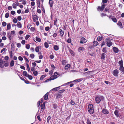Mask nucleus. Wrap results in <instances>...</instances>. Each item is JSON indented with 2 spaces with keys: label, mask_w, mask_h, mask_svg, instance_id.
Listing matches in <instances>:
<instances>
[{
  "label": "nucleus",
  "mask_w": 124,
  "mask_h": 124,
  "mask_svg": "<svg viewBox=\"0 0 124 124\" xmlns=\"http://www.w3.org/2000/svg\"><path fill=\"white\" fill-rule=\"evenodd\" d=\"M108 0H102L101 2V6H98L97 8V10L98 11H102L104 8L105 7L106 4V3H107Z\"/></svg>",
  "instance_id": "nucleus-1"
},
{
  "label": "nucleus",
  "mask_w": 124,
  "mask_h": 124,
  "mask_svg": "<svg viewBox=\"0 0 124 124\" xmlns=\"http://www.w3.org/2000/svg\"><path fill=\"white\" fill-rule=\"evenodd\" d=\"M88 110L89 112L91 114H93L94 112L93 106L92 104H90L88 105Z\"/></svg>",
  "instance_id": "nucleus-2"
},
{
  "label": "nucleus",
  "mask_w": 124,
  "mask_h": 124,
  "mask_svg": "<svg viewBox=\"0 0 124 124\" xmlns=\"http://www.w3.org/2000/svg\"><path fill=\"white\" fill-rule=\"evenodd\" d=\"M103 99V96L100 95H97L95 97V100L96 103L99 104Z\"/></svg>",
  "instance_id": "nucleus-3"
},
{
  "label": "nucleus",
  "mask_w": 124,
  "mask_h": 124,
  "mask_svg": "<svg viewBox=\"0 0 124 124\" xmlns=\"http://www.w3.org/2000/svg\"><path fill=\"white\" fill-rule=\"evenodd\" d=\"M58 75V73L55 72L54 73V75L51 76L49 78L51 79V80H54L57 78L59 76Z\"/></svg>",
  "instance_id": "nucleus-4"
},
{
  "label": "nucleus",
  "mask_w": 124,
  "mask_h": 124,
  "mask_svg": "<svg viewBox=\"0 0 124 124\" xmlns=\"http://www.w3.org/2000/svg\"><path fill=\"white\" fill-rule=\"evenodd\" d=\"M105 40L107 42V45L109 47H110L112 45V43L111 42L110 39L109 38L106 39Z\"/></svg>",
  "instance_id": "nucleus-5"
},
{
  "label": "nucleus",
  "mask_w": 124,
  "mask_h": 124,
  "mask_svg": "<svg viewBox=\"0 0 124 124\" xmlns=\"http://www.w3.org/2000/svg\"><path fill=\"white\" fill-rule=\"evenodd\" d=\"M118 73L119 70L117 69L114 70L113 71V75L116 77L118 76Z\"/></svg>",
  "instance_id": "nucleus-6"
},
{
  "label": "nucleus",
  "mask_w": 124,
  "mask_h": 124,
  "mask_svg": "<svg viewBox=\"0 0 124 124\" xmlns=\"http://www.w3.org/2000/svg\"><path fill=\"white\" fill-rule=\"evenodd\" d=\"M102 112L104 114L107 115L109 113V111L107 109L105 108H103L102 110Z\"/></svg>",
  "instance_id": "nucleus-7"
},
{
  "label": "nucleus",
  "mask_w": 124,
  "mask_h": 124,
  "mask_svg": "<svg viewBox=\"0 0 124 124\" xmlns=\"http://www.w3.org/2000/svg\"><path fill=\"white\" fill-rule=\"evenodd\" d=\"M87 40L84 37L82 38L80 41V43L81 44H83L84 43H85L87 41Z\"/></svg>",
  "instance_id": "nucleus-8"
},
{
  "label": "nucleus",
  "mask_w": 124,
  "mask_h": 124,
  "mask_svg": "<svg viewBox=\"0 0 124 124\" xmlns=\"http://www.w3.org/2000/svg\"><path fill=\"white\" fill-rule=\"evenodd\" d=\"M32 18L34 22H35L38 19V16L36 15L32 16Z\"/></svg>",
  "instance_id": "nucleus-9"
},
{
  "label": "nucleus",
  "mask_w": 124,
  "mask_h": 124,
  "mask_svg": "<svg viewBox=\"0 0 124 124\" xmlns=\"http://www.w3.org/2000/svg\"><path fill=\"white\" fill-rule=\"evenodd\" d=\"M59 32L61 37H63L64 33V31L60 29H59Z\"/></svg>",
  "instance_id": "nucleus-10"
},
{
  "label": "nucleus",
  "mask_w": 124,
  "mask_h": 124,
  "mask_svg": "<svg viewBox=\"0 0 124 124\" xmlns=\"http://www.w3.org/2000/svg\"><path fill=\"white\" fill-rule=\"evenodd\" d=\"M45 102L43 104H41L40 105L41 109H45Z\"/></svg>",
  "instance_id": "nucleus-11"
},
{
  "label": "nucleus",
  "mask_w": 124,
  "mask_h": 124,
  "mask_svg": "<svg viewBox=\"0 0 124 124\" xmlns=\"http://www.w3.org/2000/svg\"><path fill=\"white\" fill-rule=\"evenodd\" d=\"M83 80V78L73 80V82H78Z\"/></svg>",
  "instance_id": "nucleus-12"
},
{
  "label": "nucleus",
  "mask_w": 124,
  "mask_h": 124,
  "mask_svg": "<svg viewBox=\"0 0 124 124\" xmlns=\"http://www.w3.org/2000/svg\"><path fill=\"white\" fill-rule=\"evenodd\" d=\"M114 52L116 53H117L119 51V50L116 47H114L113 48Z\"/></svg>",
  "instance_id": "nucleus-13"
},
{
  "label": "nucleus",
  "mask_w": 124,
  "mask_h": 124,
  "mask_svg": "<svg viewBox=\"0 0 124 124\" xmlns=\"http://www.w3.org/2000/svg\"><path fill=\"white\" fill-rule=\"evenodd\" d=\"M69 51L71 54V55L74 56L75 55V54L74 52L70 49L69 48Z\"/></svg>",
  "instance_id": "nucleus-14"
},
{
  "label": "nucleus",
  "mask_w": 124,
  "mask_h": 124,
  "mask_svg": "<svg viewBox=\"0 0 124 124\" xmlns=\"http://www.w3.org/2000/svg\"><path fill=\"white\" fill-rule=\"evenodd\" d=\"M48 94H49L48 92H47L44 96L43 97L44 99L45 100H47L48 99Z\"/></svg>",
  "instance_id": "nucleus-15"
},
{
  "label": "nucleus",
  "mask_w": 124,
  "mask_h": 124,
  "mask_svg": "<svg viewBox=\"0 0 124 124\" xmlns=\"http://www.w3.org/2000/svg\"><path fill=\"white\" fill-rule=\"evenodd\" d=\"M49 3L50 7H52L53 5L54 2L52 0H49Z\"/></svg>",
  "instance_id": "nucleus-16"
},
{
  "label": "nucleus",
  "mask_w": 124,
  "mask_h": 124,
  "mask_svg": "<svg viewBox=\"0 0 124 124\" xmlns=\"http://www.w3.org/2000/svg\"><path fill=\"white\" fill-rule=\"evenodd\" d=\"M70 67V64H67L65 67V69L66 70H68Z\"/></svg>",
  "instance_id": "nucleus-17"
},
{
  "label": "nucleus",
  "mask_w": 124,
  "mask_h": 124,
  "mask_svg": "<svg viewBox=\"0 0 124 124\" xmlns=\"http://www.w3.org/2000/svg\"><path fill=\"white\" fill-rule=\"evenodd\" d=\"M114 113L115 115L117 117L119 116V114L118 113V111L117 110H116Z\"/></svg>",
  "instance_id": "nucleus-18"
},
{
  "label": "nucleus",
  "mask_w": 124,
  "mask_h": 124,
  "mask_svg": "<svg viewBox=\"0 0 124 124\" xmlns=\"http://www.w3.org/2000/svg\"><path fill=\"white\" fill-rule=\"evenodd\" d=\"M104 10L106 12H108V13H109L110 12V10L109 8L106 7L104 8Z\"/></svg>",
  "instance_id": "nucleus-19"
},
{
  "label": "nucleus",
  "mask_w": 124,
  "mask_h": 124,
  "mask_svg": "<svg viewBox=\"0 0 124 124\" xmlns=\"http://www.w3.org/2000/svg\"><path fill=\"white\" fill-rule=\"evenodd\" d=\"M117 24L121 28H123V26L121 22L120 21H118L117 23Z\"/></svg>",
  "instance_id": "nucleus-20"
},
{
  "label": "nucleus",
  "mask_w": 124,
  "mask_h": 124,
  "mask_svg": "<svg viewBox=\"0 0 124 124\" xmlns=\"http://www.w3.org/2000/svg\"><path fill=\"white\" fill-rule=\"evenodd\" d=\"M3 64V60L2 58L0 59V66L1 68H3L4 66L2 65Z\"/></svg>",
  "instance_id": "nucleus-21"
},
{
  "label": "nucleus",
  "mask_w": 124,
  "mask_h": 124,
  "mask_svg": "<svg viewBox=\"0 0 124 124\" xmlns=\"http://www.w3.org/2000/svg\"><path fill=\"white\" fill-rule=\"evenodd\" d=\"M3 63L5 67H7L8 66V62L4 61Z\"/></svg>",
  "instance_id": "nucleus-22"
},
{
  "label": "nucleus",
  "mask_w": 124,
  "mask_h": 124,
  "mask_svg": "<svg viewBox=\"0 0 124 124\" xmlns=\"http://www.w3.org/2000/svg\"><path fill=\"white\" fill-rule=\"evenodd\" d=\"M56 95V98L57 99H58L62 97V95L58 93H57Z\"/></svg>",
  "instance_id": "nucleus-23"
},
{
  "label": "nucleus",
  "mask_w": 124,
  "mask_h": 124,
  "mask_svg": "<svg viewBox=\"0 0 124 124\" xmlns=\"http://www.w3.org/2000/svg\"><path fill=\"white\" fill-rule=\"evenodd\" d=\"M53 48L54 49L55 51H57L59 49L58 46L57 45H54V46Z\"/></svg>",
  "instance_id": "nucleus-24"
},
{
  "label": "nucleus",
  "mask_w": 124,
  "mask_h": 124,
  "mask_svg": "<svg viewBox=\"0 0 124 124\" xmlns=\"http://www.w3.org/2000/svg\"><path fill=\"white\" fill-rule=\"evenodd\" d=\"M85 50V48L82 47H79L78 49V51L79 52H81L82 51L84 50Z\"/></svg>",
  "instance_id": "nucleus-25"
},
{
  "label": "nucleus",
  "mask_w": 124,
  "mask_h": 124,
  "mask_svg": "<svg viewBox=\"0 0 124 124\" xmlns=\"http://www.w3.org/2000/svg\"><path fill=\"white\" fill-rule=\"evenodd\" d=\"M7 36L8 38L10 40H11V34L10 33H7Z\"/></svg>",
  "instance_id": "nucleus-26"
},
{
  "label": "nucleus",
  "mask_w": 124,
  "mask_h": 124,
  "mask_svg": "<svg viewBox=\"0 0 124 124\" xmlns=\"http://www.w3.org/2000/svg\"><path fill=\"white\" fill-rule=\"evenodd\" d=\"M98 43L97 41H94L93 42V46H96L98 45Z\"/></svg>",
  "instance_id": "nucleus-27"
},
{
  "label": "nucleus",
  "mask_w": 124,
  "mask_h": 124,
  "mask_svg": "<svg viewBox=\"0 0 124 124\" xmlns=\"http://www.w3.org/2000/svg\"><path fill=\"white\" fill-rule=\"evenodd\" d=\"M60 88V86H59L58 87L55 88H54L52 89V90L53 91H57L58 90H59Z\"/></svg>",
  "instance_id": "nucleus-28"
},
{
  "label": "nucleus",
  "mask_w": 124,
  "mask_h": 124,
  "mask_svg": "<svg viewBox=\"0 0 124 124\" xmlns=\"http://www.w3.org/2000/svg\"><path fill=\"white\" fill-rule=\"evenodd\" d=\"M119 69L120 71L123 72L124 74V68L123 67V66L120 67Z\"/></svg>",
  "instance_id": "nucleus-29"
},
{
  "label": "nucleus",
  "mask_w": 124,
  "mask_h": 124,
  "mask_svg": "<svg viewBox=\"0 0 124 124\" xmlns=\"http://www.w3.org/2000/svg\"><path fill=\"white\" fill-rule=\"evenodd\" d=\"M118 63L120 67L123 66V61L122 60H121L119 61Z\"/></svg>",
  "instance_id": "nucleus-30"
},
{
  "label": "nucleus",
  "mask_w": 124,
  "mask_h": 124,
  "mask_svg": "<svg viewBox=\"0 0 124 124\" xmlns=\"http://www.w3.org/2000/svg\"><path fill=\"white\" fill-rule=\"evenodd\" d=\"M23 74L24 76L26 77H27L28 75L27 74V72L26 71H23Z\"/></svg>",
  "instance_id": "nucleus-31"
},
{
  "label": "nucleus",
  "mask_w": 124,
  "mask_h": 124,
  "mask_svg": "<svg viewBox=\"0 0 124 124\" xmlns=\"http://www.w3.org/2000/svg\"><path fill=\"white\" fill-rule=\"evenodd\" d=\"M17 26L18 28H21L22 27V24L20 22H18L17 24Z\"/></svg>",
  "instance_id": "nucleus-32"
},
{
  "label": "nucleus",
  "mask_w": 124,
  "mask_h": 124,
  "mask_svg": "<svg viewBox=\"0 0 124 124\" xmlns=\"http://www.w3.org/2000/svg\"><path fill=\"white\" fill-rule=\"evenodd\" d=\"M13 8H16L17 7L16 3V2L14 3L12 5Z\"/></svg>",
  "instance_id": "nucleus-33"
},
{
  "label": "nucleus",
  "mask_w": 124,
  "mask_h": 124,
  "mask_svg": "<svg viewBox=\"0 0 124 124\" xmlns=\"http://www.w3.org/2000/svg\"><path fill=\"white\" fill-rule=\"evenodd\" d=\"M14 61L13 60L11 61L10 63V66L11 67L14 66Z\"/></svg>",
  "instance_id": "nucleus-34"
},
{
  "label": "nucleus",
  "mask_w": 124,
  "mask_h": 124,
  "mask_svg": "<svg viewBox=\"0 0 124 124\" xmlns=\"http://www.w3.org/2000/svg\"><path fill=\"white\" fill-rule=\"evenodd\" d=\"M101 17L105 16H108V15H107L105 13H101Z\"/></svg>",
  "instance_id": "nucleus-35"
},
{
  "label": "nucleus",
  "mask_w": 124,
  "mask_h": 124,
  "mask_svg": "<svg viewBox=\"0 0 124 124\" xmlns=\"http://www.w3.org/2000/svg\"><path fill=\"white\" fill-rule=\"evenodd\" d=\"M37 4L38 7L39 8H40V0H37Z\"/></svg>",
  "instance_id": "nucleus-36"
},
{
  "label": "nucleus",
  "mask_w": 124,
  "mask_h": 124,
  "mask_svg": "<svg viewBox=\"0 0 124 124\" xmlns=\"http://www.w3.org/2000/svg\"><path fill=\"white\" fill-rule=\"evenodd\" d=\"M36 40L37 41L40 42L41 41V39L40 38L38 37H36Z\"/></svg>",
  "instance_id": "nucleus-37"
},
{
  "label": "nucleus",
  "mask_w": 124,
  "mask_h": 124,
  "mask_svg": "<svg viewBox=\"0 0 124 124\" xmlns=\"http://www.w3.org/2000/svg\"><path fill=\"white\" fill-rule=\"evenodd\" d=\"M112 21L114 23H116L117 21L115 17H114L112 18H111Z\"/></svg>",
  "instance_id": "nucleus-38"
},
{
  "label": "nucleus",
  "mask_w": 124,
  "mask_h": 124,
  "mask_svg": "<svg viewBox=\"0 0 124 124\" xmlns=\"http://www.w3.org/2000/svg\"><path fill=\"white\" fill-rule=\"evenodd\" d=\"M44 46L46 48H48L49 47V45L48 43L46 42H45L44 43Z\"/></svg>",
  "instance_id": "nucleus-39"
},
{
  "label": "nucleus",
  "mask_w": 124,
  "mask_h": 124,
  "mask_svg": "<svg viewBox=\"0 0 124 124\" xmlns=\"http://www.w3.org/2000/svg\"><path fill=\"white\" fill-rule=\"evenodd\" d=\"M105 58V54L103 53H102L101 54V59H104Z\"/></svg>",
  "instance_id": "nucleus-40"
},
{
  "label": "nucleus",
  "mask_w": 124,
  "mask_h": 124,
  "mask_svg": "<svg viewBox=\"0 0 124 124\" xmlns=\"http://www.w3.org/2000/svg\"><path fill=\"white\" fill-rule=\"evenodd\" d=\"M11 27V25L9 23L7 24V30H9Z\"/></svg>",
  "instance_id": "nucleus-41"
},
{
  "label": "nucleus",
  "mask_w": 124,
  "mask_h": 124,
  "mask_svg": "<svg viewBox=\"0 0 124 124\" xmlns=\"http://www.w3.org/2000/svg\"><path fill=\"white\" fill-rule=\"evenodd\" d=\"M35 51L37 52H38L39 51V46H37L35 48Z\"/></svg>",
  "instance_id": "nucleus-42"
},
{
  "label": "nucleus",
  "mask_w": 124,
  "mask_h": 124,
  "mask_svg": "<svg viewBox=\"0 0 124 124\" xmlns=\"http://www.w3.org/2000/svg\"><path fill=\"white\" fill-rule=\"evenodd\" d=\"M62 65H64L66 63V61L65 60H63L62 61Z\"/></svg>",
  "instance_id": "nucleus-43"
},
{
  "label": "nucleus",
  "mask_w": 124,
  "mask_h": 124,
  "mask_svg": "<svg viewBox=\"0 0 124 124\" xmlns=\"http://www.w3.org/2000/svg\"><path fill=\"white\" fill-rule=\"evenodd\" d=\"M46 77L45 75H42L41 76L40 78V80H42L43 79Z\"/></svg>",
  "instance_id": "nucleus-44"
},
{
  "label": "nucleus",
  "mask_w": 124,
  "mask_h": 124,
  "mask_svg": "<svg viewBox=\"0 0 124 124\" xmlns=\"http://www.w3.org/2000/svg\"><path fill=\"white\" fill-rule=\"evenodd\" d=\"M86 123L87 124H92L91 121L89 119H87Z\"/></svg>",
  "instance_id": "nucleus-45"
},
{
  "label": "nucleus",
  "mask_w": 124,
  "mask_h": 124,
  "mask_svg": "<svg viewBox=\"0 0 124 124\" xmlns=\"http://www.w3.org/2000/svg\"><path fill=\"white\" fill-rule=\"evenodd\" d=\"M33 73L34 75L35 76H37L38 74V72L37 71H34L33 72Z\"/></svg>",
  "instance_id": "nucleus-46"
},
{
  "label": "nucleus",
  "mask_w": 124,
  "mask_h": 124,
  "mask_svg": "<svg viewBox=\"0 0 124 124\" xmlns=\"http://www.w3.org/2000/svg\"><path fill=\"white\" fill-rule=\"evenodd\" d=\"M65 91L64 89H62V90H60L58 92L60 93H63Z\"/></svg>",
  "instance_id": "nucleus-47"
},
{
  "label": "nucleus",
  "mask_w": 124,
  "mask_h": 124,
  "mask_svg": "<svg viewBox=\"0 0 124 124\" xmlns=\"http://www.w3.org/2000/svg\"><path fill=\"white\" fill-rule=\"evenodd\" d=\"M107 50L106 47H104L103 48L102 51L104 53H106L107 52Z\"/></svg>",
  "instance_id": "nucleus-48"
},
{
  "label": "nucleus",
  "mask_w": 124,
  "mask_h": 124,
  "mask_svg": "<svg viewBox=\"0 0 124 124\" xmlns=\"http://www.w3.org/2000/svg\"><path fill=\"white\" fill-rule=\"evenodd\" d=\"M9 16V13H6L5 17L7 18H8Z\"/></svg>",
  "instance_id": "nucleus-49"
},
{
  "label": "nucleus",
  "mask_w": 124,
  "mask_h": 124,
  "mask_svg": "<svg viewBox=\"0 0 124 124\" xmlns=\"http://www.w3.org/2000/svg\"><path fill=\"white\" fill-rule=\"evenodd\" d=\"M92 71H90L86 72L84 73V74L86 75H90V74L91 72H92Z\"/></svg>",
  "instance_id": "nucleus-50"
},
{
  "label": "nucleus",
  "mask_w": 124,
  "mask_h": 124,
  "mask_svg": "<svg viewBox=\"0 0 124 124\" xmlns=\"http://www.w3.org/2000/svg\"><path fill=\"white\" fill-rule=\"evenodd\" d=\"M97 40L98 41H100L102 40V38L100 36H98L97 38Z\"/></svg>",
  "instance_id": "nucleus-51"
},
{
  "label": "nucleus",
  "mask_w": 124,
  "mask_h": 124,
  "mask_svg": "<svg viewBox=\"0 0 124 124\" xmlns=\"http://www.w3.org/2000/svg\"><path fill=\"white\" fill-rule=\"evenodd\" d=\"M27 77H28L29 79L30 80H32L33 78V77L32 76L29 75H28Z\"/></svg>",
  "instance_id": "nucleus-52"
},
{
  "label": "nucleus",
  "mask_w": 124,
  "mask_h": 124,
  "mask_svg": "<svg viewBox=\"0 0 124 124\" xmlns=\"http://www.w3.org/2000/svg\"><path fill=\"white\" fill-rule=\"evenodd\" d=\"M17 21V20L16 18H15L13 19V22L14 23H16Z\"/></svg>",
  "instance_id": "nucleus-53"
},
{
  "label": "nucleus",
  "mask_w": 124,
  "mask_h": 124,
  "mask_svg": "<svg viewBox=\"0 0 124 124\" xmlns=\"http://www.w3.org/2000/svg\"><path fill=\"white\" fill-rule=\"evenodd\" d=\"M57 20L56 18H55L54 24L55 25H56L57 22Z\"/></svg>",
  "instance_id": "nucleus-54"
},
{
  "label": "nucleus",
  "mask_w": 124,
  "mask_h": 124,
  "mask_svg": "<svg viewBox=\"0 0 124 124\" xmlns=\"http://www.w3.org/2000/svg\"><path fill=\"white\" fill-rule=\"evenodd\" d=\"M30 47V45L29 44H26V48L27 49H29Z\"/></svg>",
  "instance_id": "nucleus-55"
},
{
  "label": "nucleus",
  "mask_w": 124,
  "mask_h": 124,
  "mask_svg": "<svg viewBox=\"0 0 124 124\" xmlns=\"http://www.w3.org/2000/svg\"><path fill=\"white\" fill-rule=\"evenodd\" d=\"M14 43H13L11 45V48H13L14 49L15 48V45H14Z\"/></svg>",
  "instance_id": "nucleus-56"
},
{
  "label": "nucleus",
  "mask_w": 124,
  "mask_h": 124,
  "mask_svg": "<svg viewBox=\"0 0 124 124\" xmlns=\"http://www.w3.org/2000/svg\"><path fill=\"white\" fill-rule=\"evenodd\" d=\"M23 58L26 61V63H28L29 62V61L28 59L26 58L24 56H23Z\"/></svg>",
  "instance_id": "nucleus-57"
},
{
  "label": "nucleus",
  "mask_w": 124,
  "mask_h": 124,
  "mask_svg": "<svg viewBox=\"0 0 124 124\" xmlns=\"http://www.w3.org/2000/svg\"><path fill=\"white\" fill-rule=\"evenodd\" d=\"M2 25L3 26H5L7 25V23L6 22L3 21L2 23Z\"/></svg>",
  "instance_id": "nucleus-58"
},
{
  "label": "nucleus",
  "mask_w": 124,
  "mask_h": 124,
  "mask_svg": "<svg viewBox=\"0 0 124 124\" xmlns=\"http://www.w3.org/2000/svg\"><path fill=\"white\" fill-rule=\"evenodd\" d=\"M30 37V36L29 35H27L26 36L25 39L26 40H27Z\"/></svg>",
  "instance_id": "nucleus-59"
},
{
  "label": "nucleus",
  "mask_w": 124,
  "mask_h": 124,
  "mask_svg": "<svg viewBox=\"0 0 124 124\" xmlns=\"http://www.w3.org/2000/svg\"><path fill=\"white\" fill-rule=\"evenodd\" d=\"M30 56L31 59H33L34 58L35 56L33 54H30Z\"/></svg>",
  "instance_id": "nucleus-60"
},
{
  "label": "nucleus",
  "mask_w": 124,
  "mask_h": 124,
  "mask_svg": "<svg viewBox=\"0 0 124 124\" xmlns=\"http://www.w3.org/2000/svg\"><path fill=\"white\" fill-rule=\"evenodd\" d=\"M30 30L31 31H34L35 30V27H31V28Z\"/></svg>",
  "instance_id": "nucleus-61"
},
{
  "label": "nucleus",
  "mask_w": 124,
  "mask_h": 124,
  "mask_svg": "<svg viewBox=\"0 0 124 124\" xmlns=\"http://www.w3.org/2000/svg\"><path fill=\"white\" fill-rule=\"evenodd\" d=\"M50 29L49 27V26H47L45 28V30L46 31H48Z\"/></svg>",
  "instance_id": "nucleus-62"
},
{
  "label": "nucleus",
  "mask_w": 124,
  "mask_h": 124,
  "mask_svg": "<svg viewBox=\"0 0 124 124\" xmlns=\"http://www.w3.org/2000/svg\"><path fill=\"white\" fill-rule=\"evenodd\" d=\"M32 25L30 24H28L27 25V27L28 29H30V27Z\"/></svg>",
  "instance_id": "nucleus-63"
},
{
  "label": "nucleus",
  "mask_w": 124,
  "mask_h": 124,
  "mask_svg": "<svg viewBox=\"0 0 124 124\" xmlns=\"http://www.w3.org/2000/svg\"><path fill=\"white\" fill-rule=\"evenodd\" d=\"M67 42L68 43H70L71 42V39H69L67 40Z\"/></svg>",
  "instance_id": "nucleus-64"
}]
</instances>
